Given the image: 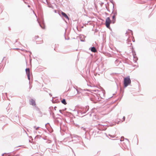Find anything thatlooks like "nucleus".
Returning a JSON list of instances; mask_svg holds the SVG:
<instances>
[{"mask_svg": "<svg viewBox=\"0 0 156 156\" xmlns=\"http://www.w3.org/2000/svg\"><path fill=\"white\" fill-rule=\"evenodd\" d=\"M123 82L124 87H126L131 83V80L129 76H128L124 78Z\"/></svg>", "mask_w": 156, "mask_h": 156, "instance_id": "nucleus-1", "label": "nucleus"}, {"mask_svg": "<svg viewBox=\"0 0 156 156\" xmlns=\"http://www.w3.org/2000/svg\"><path fill=\"white\" fill-rule=\"evenodd\" d=\"M111 21L110 20V18L108 17H107L105 21V25L106 27L108 28H110V24L111 23Z\"/></svg>", "mask_w": 156, "mask_h": 156, "instance_id": "nucleus-2", "label": "nucleus"}, {"mask_svg": "<svg viewBox=\"0 0 156 156\" xmlns=\"http://www.w3.org/2000/svg\"><path fill=\"white\" fill-rule=\"evenodd\" d=\"M61 14H62V15L65 18H66L68 19H69V17H68V16L65 13L62 12H61Z\"/></svg>", "mask_w": 156, "mask_h": 156, "instance_id": "nucleus-3", "label": "nucleus"}, {"mask_svg": "<svg viewBox=\"0 0 156 156\" xmlns=\"http://www.w3.org/2000/svg\"><path fill=\"white\" fill-rule=\"evenodd\" d=\"M30 104L33 106L35 105V101L33 99H31L30 100Z\"/></svg>", "mask_w": 156, "mask_h": 156, "instance_id": "nucleus-4", "label": "nucleus"}, {"mask_svg": "<svg viewBox=\"0 0 156 156\" xmlns=\"http://www.w3.org/2000/svg\"><path fill=\"white\" fill-rule=\"evenodd\" d=\"M91 50L92 51L94 52H95L96 51V49L94 47L91 48Z\"/></svg>", "mask_w": 156, "mask_h": 156, "instance_id": "nucleus-5", "label": "nucleus"}, {"mask_svg": "<svg viewBox=\"0 0 156 156\" xmlns=\"http://www.w3.org/2000/svg\"><path fill=\"white\" fill-rule=\"evenodd\" d=\"M61 102L63 104H64L65 105H66L67 104V103L65 99H63L62 101Z\"/></svg>", "mask_w": 156, "mask_h": 156, "instance_id": "nucleus-6", "label": "nucleus"}, {"mask_svg": "<svg viewBox=\"0 0 156 156\" xmlns=\"http://www.w3.org/2000/svg\"><path fill=\"white\" fill-rule=\"evenodd\" d=\"M26 70L27 74H30V69L29 68L27 69Z\"/></svg>", "mask_w": 156, "mask_h": 156, "instance_id": "nucleus-7", "label": "nucleus"}, {"mask_svg": "<svg viewBox=\"0 0 156 156\" xmlns=\"http://www.w3.org/2000/svg\"><path fill=\"white\" fill-rule=\"evenodd\" d=\"M27 76L28 79H29V80H30V74H27Z\"/></svg>", "mask_w": 156, "mask_h": 156, "instance_id": "nucleus-8", "label": "nucleus"}, {"mask_svg": "<svg viewBox=\"0 0 156 156\" xmlns=\"http://www.w3.org/2000/svg\"><path fill=\"white\" fill-rule=\"evenodd\" d=\"M34 128L36 130H37L39 128V127H36V126H34Z\"/></svg>", "mask_w": 156, "mask_h": 156, "instance_id": "nucleus-9", "label": "nucleus"}, {"mask_svg": "<svg viewBox=\"0 0 156 156\" xmlns=\"http://www.w3.org/2000/svg\"><path fill=\"white\" fill-rule=\"evenodd\" d=\"M66 109L65 108V109H64V110H59V112H60L61 113H62V111H64L65 110H66Z\"/></svg>", "mask_w": 156, "mask_h": 156, "instance_id": "nucleus-10", "label": "nucleus"}, {"mask_svg": "<svg viewBox=\"0 0 156 156\" xmlns=\"http://www.w3.org/2000/svg\"><path fill=\"white\" fill-rule=\"evenodd\" d=\"M115 15H113V16H112V19H113V20H115Z\"/></svg>", "mask_w": 156, "mask_h": 156, "instance_id": "nucleus-11", "label": "nucleus"}, {"mask_svg": "<svg viewBox=\"0 0 156 156\" xmlns=\"http://www.w3.org/2000/svg\"><path fill=\"white\" fill-rule=\"evenodd\" d=\"M123 119L124 120L125 119V117H123Z\"/></svg>", "mask_w": 156, "mask_h": 156, "instance_id": "nucleus-12", "label": "nucleus"}, {"mask_svg": "<svg viewBox=\"0 0 156 156\" xmlns=\"http://www.w3.org/2000/svg\"><path fill=\"white\" fill-rule=\"evenodd\" d=\"M114 22H115V21H113V23H114Z\"/></svg>", "mask_w": 156, "mask_h": 156, "instance_id": "nucleus-13", "label": "nucleus"}]
</instances>
